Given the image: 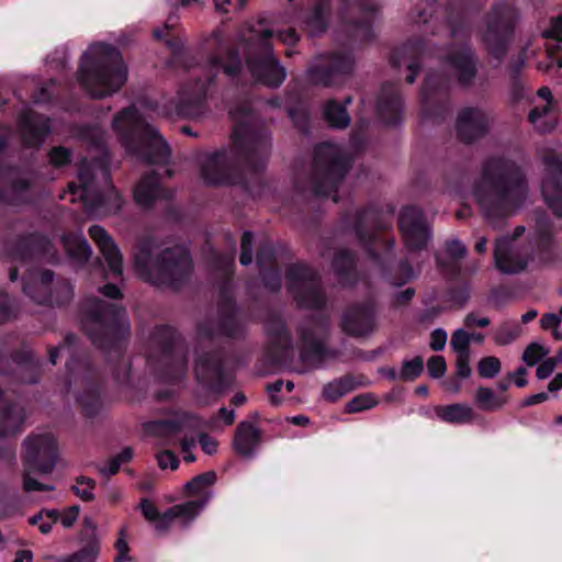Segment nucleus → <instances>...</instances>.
<instances>
[{"mask_svg": "<svg viewBox=\"0 0 562 562\" xmlns=\"http://www.w3.org/2000/svg\"><path fill=\"white\" fill-rule=\"evenodd\" d=\"M99 541L86 542L75 553L57 559V562H95L99 554Z\"/></svg>", "mask_w": 562, "mask_h": 562, "instance_id": "50", "label": "nucleus"}, {"mask_svg": "<svg viewBox=\"0 0 562 562\" xmlns=\"http://www.w3.org/2000/svg\"><path fill=\"white\" fill-rule=\"evenodd\" d=\"M329 331V322L325 316L311 317L300 326V337L303 342V356H322L325 340Z\"/></svg>", "mask_w": 562, "mask_h": 562, "instance_id": "26", "label": "nucleus"}, {"mask_svg": "<svg viewBox=\"0 0 562 562\" xmlns=\"http://www.w3.org/2000/svg\"><path fill=\"white\" fill-rule=\"evenodd\" d=\"M97 483L93 479L87 476H78L76 484L72 486L74 493L85 502L94 499L93 490Z\"/></svg>", "mask_w": 562, "mask_h": 562, "instance_id": "55", "label": "nucleus"}, {"mask_svg": "<svg viewBox=\"0 0 562 562\" xmlns=\"http://www.w3.org/2000/svg\"><path fill=\"white\" fill-rule=\"evenodd\" d=\"M355 64V57L348 52L319 55L315 63L307 68V77L316 86H338L351 76Z\"/></svg>", "mask_w": 562, "mask_h": 562, "instance_id": "14", "label": "nucleus"}, {"mask_svg": "<svg viewBox=\"0 0 562 562\" xmlns=\"http://www.w3.org/2000/svg\"><path fill=\"white\" fill-rule=\"evenodd\" d=\"M113 127L122 133L125 146L148 164H167L170 148L155 126L145 122L134 108L122 110L113 120Z\"/></svg>", "mask_w": 562, "mask_h": 562, "instance_id": "6", "label": "nucleus"}, {"mask_svg": "<svg viewBox=\"0 0 562 562\" xmlns=\"http://www.w3.org/2000/svg\"><path fill=\"white\" fill-rule=\"evenodd\" d=\"M11 173V170H0V187H2L7 180H11L10 189L3 190L2 198L13 202L15 198H19L29 189V182L25 179H13Z\"/></svg>", "mask_w": 562, "mask_h": 562, "instance_id": "49", "label": "nucleus"}, {"mask_svg": "<svg viewBox=\"0 0 562 562\" xmlns=\"http://www.w3.org/2000/svg\"><path fill=\"white\" fill-rule=\"evenodd\" d=\"M50 247L49 240L42 235H30L19 241L21 254L18 256L25 259L27 256H37L48 252Z\"/></svg>", "mask_w": 562, "mask_h": 562, "instance_id": "44", "label": "nucleus"}, {"mask_svg": "<svg viewBox=\"0 0 562 562\" xmlns=\"http://www.w3.org/2000/svg\"><path fill=\"white\" fill-rule=\"evenodd\" d=\"M271 35V30L267 29L251 38L246 63L256 80L268 87L277 88L284 81L286 72L272 54Z\"/></svg>", "mask_w": 562, "mask_h": 562, "instance_id": "9", "label": "nucleus"}, {"mask_svg": "<svg viewBox=\"0 0 562 562\" xmlns=\"http://www.w3.org/2000/svg\"><path fill=\"white\" fill-rule=\"evenodd\" d=\"M23 291L38 304L64 305L74 297V286L65 278L54 279V273L45 270L34 285H24Z\"/></svg>", "mask_w": 562, "mask_h": 562, "instance_id": "20", "label": "nucleus"}, {"mask_svg": "<svg viewBox=\"0 0 562 562\" xmlns=\"http://www.w3.org/2000/svg\"><path fill=\"white\" fill-rule=\"evenodd\" d=\"M517 9L509 3L494 4L486 14L482 41L488 54L501 60L507 54L514 29L518 22Z\"/></svg>", "mask_w": 562, "mask_h": 562, "instance_id": "10", "label": "nucleus"}, {"mask_svg": "<svg viewBox=\"0 0 562 562\" xmlns=\"http://www.w3.org/2000/svg\"><path fill=\"white\" fill-rule=\"evenodd\" d=\"M436 415L441 420L450 424H467L471 423L475 418L474 409L471 406L461 403L438 406L436 408Z\"/></svg>", "mask_w": 562, "mask_h": 562, "instance_id": "40", "label": "nucleus"}, {"mask_svg": "<svg viewBox=\"0 0 562 562\" xmlns=\"http://www.w3.org/2000/svg\"><path fill=\"white\" fill-rule=\"evenodd\" d=\"M235 121L233 149L202 153L198 156L201 177L207 184H223L229 180V169L234 164L254 171L261 170L270 155V134L267 128L257 126L247 119L249 108L243 105L229 111Z\"/></svg>", "mask_w": 562, "mask_h": 562, "instance_id": "1", "label": "nucleus"}, {"mask_svg": "<svg viewBox=\"0 0 562 562\" xmlns=\"http://www.w3.org/2000/svg\"><path fill=\"white\" fill-rule=\"evenodd\" d=\"M548 353V350H546L543 348V346L537 344V342H531L530 345L527 346V348L525 349L524 353H522V360L524 362L529 366V367H532L535 366L541 358H543L544 356H547Z\"/></svg>", "mask_w": 562, "mask_h": 562, "instance_id": "62", "label": "nucleus"}, {"mask_svg": "<svg viewBox=\"0 0 562 562\" xmlns=\"http://www.w3.org/2000/svg\"><path fill=\"white\" fill-rule=\"evenodd\" d=\"M502 363L497 357L482 358L477 363V373L483 379H493L501 372Z\"/></svg>", "mask_w": 562, "mask_h": 562, "instance_id": "54", "label": "nucleus"}, {"mask_svg": "<svg viewBox=\"0 0 562 562\" xmlns=\"http://www.w3.org/2000/svg\"><path fill=\"white\" fill-rule=\"evenodd\" d=\"M215 335L212 322L199 324L196 329L198 346L195 348L194 373L196 379L212 390L218 391L224 383L222 357L212 347Z\"/></svg>", "mask_w": 562, "mask_h": 562, "instance_id": "11", "label": "nucleus"}, {"mask_svg": "<svg viewBox=\"0 0 562 562\" xmlns=\"http://www.w3.org/2000/svg\"><path fill=\"white\" fill-rule=\"evenodd\" d=\"M474 403L482 411L494 412L508 403V396L497 395L487 386H479L474 395Z\"/></svg>", "mask_w": 562, "mask_h": 562, "instance_id": "43", "label": "nucleus"}, {"mask_svg": "<svg viewBox=\"0 0 562 562\" xmlns=\"http://www.w3.org/2000/svg\"><path fill=\"white\" fill-rule=\"evenodd\" d=\"M324 117L331 127L344 128L350 123L345 105L329 100L324 108Z\"/></svg>", "mask_w": 562, "mask_h": 562, "instance_id": "47", "label": "nucleus"}, {"mask_svg": "<svg viewBox=\"0 0 562 562\" xmlns=\"http://www.w3.org/2000/svg\"><path fill=\"white\" fill-rule=\"evenodd\" d=\"M200 424L199 418L184 413L164 422L162 426L167 434H180L196 430Z\"/></svg>", "mask_w": 562, "mask_h": 562, "instance_id": "45", "label": "nucleus"}, {"mask_svg": "<svg viewBox=\"0 0 562 562\" xmlns=\"http://www.w3.org/2000/svg\"><path fill=\"white\" fill-rule=\"evenodd\" d=\"M426 48L420 40L408 42L401 48L394 50L391 61L396 68L405 67L409 74L406 77L408 83L415 81L419 70V60L425 56Z\"/></svg>", "mask_w": 562, "mask_h": 562, "instance_id": "30", "label": "nucleus"}, {"mask_svg": "<svg viewBox=\"0 0 562 562\" xmlns=\"http://www.w3.org/2000/svg\"><path fill=\"white\" fill-rule=\"evenodd\" d=\"M139 508L146 520L154 524L155 529L160 533L167 532L176 519H179L183 527H188L194 520L196 510L194 504H177L160 514L156 506L146 498L140 501Z\"/></svg>", "mask_w": 562, "mask_h": 562, "instance_id": "21", "label": "nucleus"}, {"mask_svg": "<svg viewBox=\"0 0 562 562\" xmlns=\"http://www.w3.org/2000/svg\"><path fill=\"white\" fill-rule=\"evenodd\" d=\"M97 176H100L108 184L109 199L113 198L116 201L119 199L117 193L109 183V169L101 161H97L91 165L82 164L79 169L80 184L76 186L74 183H70L68 186L69 193H79L80 198L85 201L86 204L90 205L91 209H101L105 207L106 205L105 195L95 190L94 180Z\"/></svg>", "mask_w": 562, "mask_h": 562, "instance_id": "18", "label": "nucleus"}, {"mask_svg": "<svg viewBox=\"0 0 562 562\" xmlns=\"http://www.w3.org/2000/svg\"><path fill=\"white\" fill-rule=\"evenodd\" d=\"M81 325L91 342L106 353L120 358L130 333L126 312L115 303L88 297L81 305Z\"/></svg>", "mask_w": 562, "mask_h": 562, "instance_id": "4", "label": "nucleus"}, {"mask_svg": "<svg viewBox=\"0 0 562 562\" xmlns=\"http://www.w3.org/2000/svg\"><path fill=\"white\" fill-rule=\"evenodd\" d=\"M252 240L254 236L250 232H245L240 243V263L248 266L252 261Z\"/></svg>", "mask_w": 562, "mask_h": 562, "instance_id": "64", "label": "nucleus"}, {"mask_svg": "<svg viewBox=\"0 0 562 562\" xmlns=\"http://www.w3.org/2000/svg\"><path fill=\"white\" fill-rule=\"evenodd\" d=\"M423 370L424 361L422 357L417 356L412 360H405L403 362L401 372L398 373V379L403 381H413L420 375Z\"/></svg>", "mask_w": 562, "mask_h": 562, "instance_id": "56", "label": "nucleus"}, {"mask_svg": "<svg viewBox=\"0 0 562 562\" xmlns=\"http://www.w3.org/2000/svg\"><path fill=\"white\" fill-rule=\"evenodd\" d=\"M148 361L160 367L166 379H180L187 369L186 348L181 336L168 326L156 328L150 337Z\"/></svg>", "mask_w": 562, "mask_h": 562, "instance_id": "8", "label": "nucleus"}, {"mask_svg": "<svg viewBox=\"0 0 562 562\" xmlns=\"http://www.w3.org/2000/svg\"><path fill=\"white\" fill-rule=\"evenodd\" d=\"M134 451L131 447H125L120 453L112 457L108 461L106 467L99 468L100 474L111 476L119 472L122 464L130 462L133 459Z\"/></svg>", "mask_w": 562, "mask_h": 562, "instance_id": "53", "label": "nucleus"}, {"mask_svg": "<svg viewBox=\"0 0 562 562\" xmlns=\"http://www.w3.org/2000/svg\"><path fill=\"white\" fill-rule=\"evenodd\" d=\"M521 329L516 322H503L495 330L493 339L498 346L512 344L520 336Z\"/></svg>", "mask_w": 562, "mask_h": 562, "instance_id": "51", "label": "nucleus"}, {"mask_svg": "<svg viewBox=\"0 0 562 562\" xmlns=\"http://www.w3.org/2000/svg\"><path fill=\"white\" fill-rule=\"evenodd\" d=\"M341 330L351 337H363L375 327V312L371 304L353 305L347 308L340 321Z\"/></svg>", "mask_w": 562, "mask_h": 562, "instance_id": "25", "label": "nucleus"}, {"mask_svg": "<svg viewBox=\"0 0 562 562\" xmlns=\"http://www.w3.org/2000/svg\"><path fill=\"white\" fill-rule=\"evenodd\" d=\"M259 443L260 430L249 422H240L233 440L235 451L241 457L250 458Z\"/></svg>", "mask_w": 562, "mask_h": 562, "instance_id": "36", "label": "nucleus"}, {"mask_svg": "<svg viewBox=\"0 0 562 562\" xmlns=\"http://www.w3.org/2000/svg\"><path fill=\"white\" fill-rule=\"evenodd\" d=\"M470 334H468L463 329H457L451 336L450 345L452 349L457 352V355H460L470 353Z\"/></svg>", "mask_w": 562, "mask_h": 562, "instance_id": "61", "label": "nucleus"}, {"mask_svg": "<svg viewBox=\"0 0 562 562\" xmlns=\"http://www.w3.org/2000/svg\"><path fill=\"white\" fill-rule=\"evenodd\" d=\"M215 75H209L205 80L198 79L194 87H186L179 94L177 112L186 117H199L204 111L206 86L213 81Z\"/></svg>", "mask_w": 562, "mask_h": 562, "instance_id": "27", "label": "nucleus"}, {"mask_svg": "<svg viewBox=\"0 0 562 562\" xmlns=\"http://www.w3.org/2000/svg\"><path fill=\"white\" fill-rule=\"evenodd\" d=\"M61 241L68 256L77 263H85L92 254L90 245L81 235H65Z\"/></svg>", "mask_w": 562, "mask_h": 562, "instance_id": "42", "label": "nucleus"}, {"mask_svg": "<svg viewBox=\"0 0 562 562\" xmlns=\"http://www.w3.org/2000/svg\"><path fill=\"white\" fill-rule=\"evenodd\" d=\"M33 473H38L34 468L24 467L23 470V490L27 493L34 491H53L54 486L49 484H43L33 477Z\"/></svg>", "mask_w": 562, "mask_h": 562, "instance_id": "57", "label": "nucleus"}, {"mask_svg": "<svg viewBox=\"0 0 562 562\" xmlns=\"http://www.w3.org/2000/svg\"><path fill=\"white\" fill-rule=\"evenodd\" d=\"M274 261V249L270 243H263L260 245L256 262L260 269H267L272 267Z\"/></svg>", "mask_w": 562, "mask_h": 562, "instance_id": "63", "label": "nucleus"}, {"mask_svg": "<svg viewBox=\"0 0 562 562\" xmlns=\"http://www.w3.org/2000/svg\"><path fill=\"white\" fill-rule=\"evenodd\" d=\"M285 280L289 291L297 304L305 308L321 310L326 304V296L321 279L312 267L296 262L285 270Z\"/></svg>", "mask_w": 562, "mask_h": 562, "instance_id": "13", "label": "nucleus"}, {"mask_svg": "<svg viewBox=\"0 0 562 562\" xmlns=\"http://www.w3.org/2000/svg\"><path fill=\"white\" fill-rule=\"evenodd\" d=\"M169 198L170 193L160 187L155 171L144 176L134 189V199L143 207H149L156 200Z\"/></svg>", "mask_w": 562, "mask_h": 562, "instance_id": "34", "label": "nucleus"}, {"mask_svg": "<svg viewBox=\"0 0 562 562\" xmlns=\"http://www.w3.org/2000/svg\"><path fill=\"white\" fill-rule=\"evenodd\" d=\"M378 113L385 124H396L402 119L403 102L395 85L382 87L378 99Z\"/></svg>", "mask_w": 562, "mask_h": 562, "instance_id": "33", "label": "nucleus"}, {"mask_svg": "<svg viewBox=\"0 0 562 562\" xmlns=\"http://www.w3.org/2000/svg\"><path fill=\"white\" fill-rule=\"evenodd\" d=\"M331 267L341 283L352 284L356 281L355 255L351 251L347 249L338 250L334 256Z\"/></svg>", "mask_w": 562, "mask_h": 562, "instance_id": "39", "label": "nucleus"}, {"mask_svg": "<svg viewBox=\"0 0 562 562\" xmlns=\"http://www.w3.org/2000/svg\"><path fill=\"white\" fill-rule=\"evenodd\" d=\"M529 257L528 247L518 244L515 238L502 237L495 241L494 261L502 273L515 274L524 271Z\"/></svg>", "mask_w": 562, "mask_h": 562, "instance_id": "22", "label": "nucleus"}, {"mask_svg": "<svg viewBox=\"0 0 562 562\" xmlns=\"http://www.w3.org/2000/svg\"><path fill=\"white\" fill-rule=\"evenodd\" d=\"M29 351H16L11 344V339H0V372L3 375H16L23 383H36L37 375L32 373L29 378L24 372L33 371L34 366L30 362Z\"/></svg>", "mask_w": 562, "mask_h": 562, "instance_id": "24", "label": "nucleus"}, {"mask_svg": "<svg viewBox=\"0 0 562 562\" xmlns=\"http://www.w3.org/2000/svg\"><path fill=\"white\" fill-rule=\"evenodd\" d=\"M220 330L228 337H238L243 334V325L235 313L231 312L222 318Z\"/></svg>", "mask_w": 562, "mask_h": 562, "instance_id": "58", "label": "nucleus"}, {"mask_svg": "<svg viewBox=\"0 0 562 562\" xmlns=\"http://www.w3.org/2000/svg\"><path fill=\"white\" fill-rule=\"evenodd\" d=\"M78 79L92 98L101 99L121 89L127 79V68L115 47L95 44L85 53Z\"/></svg>", "mask_w": 562, "mask_h": 562, "instance_id": "5", "label": "nucleus"}, {"mask_svg": "<svg viewBox=\"0 0 562 562\" xmlns=\"http://www.w3.org/2000/svg\"><path fill=\"white\" fill-rule=\"evenodd\" d=\"M134 265L146 282L173 290L187 283L192 272L191 258L183 247H161L150 241L140 244Z\"/></svg>", "mask_w": 562, "mask_h": 562, "instance_id": "3", "label": "nucleus"}, {"mask_svg": "<svg viewBox=\"0 0 562 562\" xmlns=\"http://www.w3.org/2000/svg\"><path fill=\"white\" fill-rule=\"evenodd\" d=\"M353 389V379L349 375H345L324 385L323 396L329 402H336Z\"/></svg>", "mask_w": 562, "mask_h": 562, "instance_id": "46", "label": "nucleus"}, {"mask_svg": "<svg viewBox=\"0 0 562 562\" xmlns=\"http://www.w3.org/2000/svg\"><path fill=\"white\" fill-rule=\"evenodd\" d=\"M329 4L327 0L317 2L304 19V30L308 36H318L327 30Z\"/></svg>", "mask_w": 562, "mask_h": 562, "instance_id": "38", "label": "nucleus"}, {"mask_svg": "<svg viewBox=\"0 0 562 562\" xmlns=\"http://www.w3.org/2000/svg\"><path fill=\"white\" fill-rule=\"evenodd\" d=\"M24 420L25 413L19 404L0 408V439L14 436L21 431Z\"/></svg>", "mask_w": 562, "mask_h": 562, "instance_id": "37", "label": "nucleus"}, {"mask_svg": "<svg viewBox=\"0 0 562 562\" xmlns=\"http://www.w3.org/2000/svg\"><path fill=\"white\" fill-rule=\"evenodd\" d=\"M375 404L376 402L370 394H361L348 401L345 411L349 414L358 413L364 409H369Z\"/></svg>", "mask_w": 562, "mask_h": 562, "instance_id": "60", "label": "nucleus"}, {"mask_svg": "<svg viewBox=\"0 0 562 562\" xmlns=\"http://www.w3.org/2000/svg\"><path fill=\"white\" fill-rule=\"evenodd\" d=\"M350 158L334 144H322L315 149L314 164L307 184L296 183L301 192L327 195L335 192L350 168Z\"/></svg>", "mask_w": 562, "mask_h": 562, "instance_id": "7", "label": "nucleus"}, {"mask_svg": "<svg viewBox=\"0 0 562 562\" xmlns=\"http://www.w3.org/2000/svg\"><path fill=\"white\" fill-rule=\"evenodd\" d=\"M266 331L269 338V353L273 362L284 358L286 349L291 346V337L279 315L271 314L266 319Z\"/></svg>", "mask_w": 562, "mask_h": 562, "instance_id": "32", "label": "nucleus"}, {"mask_svg": "<svg viewBox=\"0 0 562 562\" xmlns=\"http://www.w3.org/2000/svg\"><path fill=\"white\" fill-rule=\"evenodd\" d=\"M78 403L87 416H93L100 408L99 395L94 389L78 397Z\"/></svg>", "mask_w": 562, "mask_h": 562, "instance_id": "59", "label": "nucleus"}, {"mask_svg": "<svg viewBox=\"0 0 562 562\" xmlns=\"http://www.w3.org/2000/svg\"><path fill=\"white\" fill-rule=\"evenodd\" d=\"M379 12L374 0H346L342 21L336 30L338 41L366 42L372 38V22Z\"/></svg>", "mask_w": 562, "mask_h": 562, "instance_id": "12", "label": "nucleus"}, {"mask_svg": "<svg viewBox=\"0 0 562 562\" xmlns=\"http://www.w3.org/2000/svg\"><path fill=\"white\" fill-rule=\"evenodd\" d=\"M447 58L454 70L458 83L462 87H470L477 72L474 52L464 46L452 50Z\"/></svg>", "mask_w": 562, "mask_h": 562, "instance_id": "31", "label": "nucleus"}, {"mask_svg": "<svg viewBox=\"0 0 562 562\" xmlns=\"http://www.w3.org/2000/svg\"><path fill=\"white\" fill-rule=\"evenodd\" d=\"M398 228L408 252H419L428 247L432 228L424 211L415 205L404 206L398 215Z\"/></svg>", "mask_w": 562, "mask_h": 562, "instance_id": "17", "label": "nucleus"}, {"mask_svg": "<svg viewBox=\"0 0 562 562\" xmlns=\"http://www.w3.org/2000/svg\"><path fill=\"white\" fill-rule=\"evenodd\" d=\"M448 86V80L437 74H428L425 83L422 89V103L424 111H428L427 108L431 103L437 91H445Z\"/></svg>", "mask_w": 562, "mask_h": 562, "instance_id": "48", "label": "nucleus"}, {"mask_svg": "<svg viewBox=\"0 0 562 562\" xmlns=\"http://www.w3.org/2000/svg\"><path fill=\"white\" fill-rule=\"evenodd\" d=\"M88 234L106 261L112 274L115 277L121 276L123 270V257L113 237L100 225L90 226Z\"/></svg>", "mask_w": 562, "mask_h": 562, "instance_id": "28", "label": "nucleus"}, {"mask_svg": "<svg viewBox=\"0 0 562 562\" xmlns=\"http://www.w3.org/2000/svg\"><path fill=\"white\" fill-rule=\"evenodd\" d=\"M216 480V474L214 472H205L200 475H196L191 481H189L184 488L187 493L191 496H196L198 499L186 502L184 504H194L196 506V510L194 513V518L200 514V512L209 503L212 494L211 486L214 484Z\"/></svg>", "mask_w": 562, "mask_h": 562, "instance_id": "35", "label": "nucleus"}, {"mask_svg": "<svg viewBox=\"0 0 562 562\" xmlns=\"http://www.w3.org/2000/svg\"><path fill=\"white\" fill-rule=\"evenodd\" d=\"M537 154L544 166L541 193L548 207L558 217H562V151L559 147L542 146Z\"/></svg>", "mask_w": 562, "mask_h": 562, "instance_id": "15", "label": "nucleus"}, {"mask_svg": "<svg viewBox=\"0 0 562 562\" xmlns=\"http://www.w3.org/2000/svg\"><path fill=\"white\" fill-rule=\"evenodd\" d=\"M528 120L541 133H549L557 125L554 108L550 103L532 108L528 114Z\"/></svg>", "mask_w": 562, "mask_h": 562, "instance_id": "41", "label": "nucleus"}, {"mask_svg": "<svg viewBox=\"0 0 562 562\" xmlns=\"http://www.w3.org/2000/svg\"><path fill=\"white\" fill-rule=\"evenodd\" d=\"M344 222L370 256H374L372 245L378 240L379 233L391 226L383 212L373 206L356 210L346 215Z\"/></svg>", "mask_w": 562, "mask_h": 562, "instance_id": "16", "label": "nucleus"}, {"mask_svg": "<svg viewBox=\"0 0 562 562\" xmlns=\"http://www.w3.org/2000/svg\"><path fill=\"white\" fill-rule=\"evenodd\" d=\"M24 467L34 468L38 474H49L57 460L56 440L50 434L30 435L23 441Z\"/></svg>", "mask_w": 562, "mask_h": 562, "instance_id": "19", "label": "nucleus"}, {"mask_svg": "<svg viewBox=\"0 0 562 562\" xmlns=\"http://www.w3.org/2000/svg\"><path fill=\"white\" fill-rule=\"evenodd\" d=\"M19 128L26 146L38 147L49 132L48 119L26 110L20 115Z\"/></svg>", "mask_w": 562, "mask_h": 562, "instance_id": "29", "label": "nucleus"}, {"mask_svg": "<svg viewBox=\"0 0 562 562\" xmlns=\"http://www.w3.org/2000/svg\"><path fill=\"white\" fill-rule=\"evenodd\" d=\"M528 186L521 168L513 160L492 157L484 161L473 195L484 216L496 226L527 199Z\"/></svg>", "mask_w": 562, "mask_h": 562, "instance_id": "2", "label": "nucleus"}, {"mask_svg": "<svg viewBox=\"0 0 562 562\" xmlns=\"http://www.w3.org/2000/svg\"><path fill=\"white\" fill-rule=\"evenodd\" d=\"M491 123L492 116L483 109L463 108L456 121L457 136L465 144L474 143L487 134Z\"/></svg>", "mask_w": 562, "mask_h": 562, "instance_id": "23", "label": "nucleus"}, {"mask_svg": "<svg viewBox=\"0 0 562 562\" xmlns=\"http://www.w3.org/2000/svg\"><path fill=\"white\" fill-rule=\"evenodd\" d=\"M210 64L213 68H222L224 72L231 77L236 76L241 66L238 53L235 50L227 52L226 61H224L223 57L220 55V53H217L210 59Z\"/></svg>", "mask_w": 562, "mask_h": 562, "instance_id": "52", "label": "nucleus"}]
</instances>
